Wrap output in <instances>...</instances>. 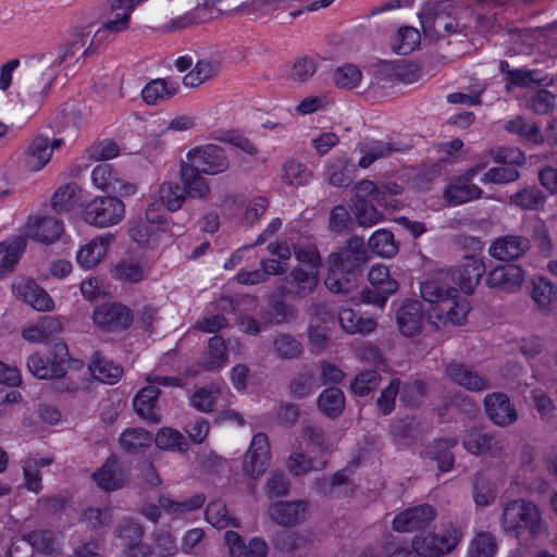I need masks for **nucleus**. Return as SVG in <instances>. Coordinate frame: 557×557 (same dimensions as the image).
Segmentation results:
<instances>
[{
    "label": "nucleus",
    "mask_w": 557,
    "mask_h": 557,
    "mask_svg": "<svg viewBox=\"0 0 557 557\" xmlns=\"http://www.w3.org/2000/svg\"><path fill=\"white\" fill-rule=\"evenodd\" d=\"M420 44V33L411 26H403L398 29L394 39V50L396 53L406 55L413 51Z\"/></svg>",
    "instance_id": "61"
},
{
    "label": "nucleus",
    "mask_w": 557,
    "mask_h": 557,
    "mask_svg": "<svg viewBox=\"0 0 557 557\" xmlns=\"http://www.w3.org/2000/svg\"><path fill=\"white\" fill-rule=\"evenodd\" d=\"M62 329L63 326L59 319L45 315L37 323L24 329L22 336L30 343H44L51 336L61 333Z\"/></svg>",
    "instance_id": "32"
},
{
    "label": "nucleus",
    "mask_w": 557,
    "mask_h": 557,
    "mask_svg": "<svg viewBox=\"0 0 557 557\" xmlns=\"http://www.w3.org/2000/svg\"><path fill=\"white\" fill-rule=\"evenodd\" d=\"M368 280L373 288L388 295L398 289V283L391 276L385 265H373L368 273Z\"/></svg>",
    "instance_id": "58"
},
{
    "label": "nucleus",
    "mask_w": 557,
    "mask_h": 557,
    "mask_svg": "<svg viewBox=\"0 0 557 557\" xmlns=\"http://www.w3.org/2000/svg\"><path fill=\"white\" fill-rule=\"evenodd\" d=\"M484 272L485 265L482 260L474 257L467 258V262L462 265L458 275L461 290L466 294L473 293Z\"/></svg>",
    "instance_id": "39"
},
{
    "label": "nucleus",
    "mask_w": 557,
    "mask_h": 557,
    "mask_svg": "<svg viewBox=\"0 0 557 557\" xmlns=\"http://www.w3.org/2000/svg\"><path fill=\"white\" fill-rule=\"evenodd\" d=\"M272 345L273 355L281 360L297 359L304 354V345L290 334H277Z\"/></svg>",
    "instance_id": "43"
},
{
    "label": "nucleus",
    "mask_w": 557,
    "mask_h": 557,
    "mask_svg": "<svg viewBox=\"0 0 557 557\" xmlns=\"http://www.w3.org/2000/svg\"><path fill=\"white\" fill-rule=\"evenodd\" d=\"M81 189L75 183L61 186L52 196L51 205L57 212L71 210L79 199Z\"/></svg>",
    "instance_id": "52"
},
{
    "label": "nucleus",
    "mask_w": 557,
    "mask_h": 557,
    "mask_svg": "<svg viewBox=\"0 0 557 557\" xmlns=\"http://www.w3.org/2000/svg\"><path fill=\"white\" fill-rule=\"evenodd\" d=\"M92 184L104 191L127 197L136 193L137 186L124 181L108 163L98 164L91 172Z\"/></svg>",
    "instance_id": "14"
},
{
    "label": "nucleus",
    "mask_w": 557,
    "mask_h": 557,
    "mask_svg": "<svg viewBox=\"0 0 557 557\" xmlns=\"http://www.w3.org/2000/svg\"><path fill=\"white\" fill-rule=\"evenodd\" d=\"M125 216V206L116 197H95L84 208V220L90 225L110 227Z\"/></svg>",
    "instance_id": "6"
},
{
    "label": "nucleus",
    "mask_w": 557,
    "mask_h": 557,
    "mask_svg": "<svg viewBox=\"0 0 557 557\" xmlns=\"http://www.w3.org/2000/svg\"><path fill=\"white\" fill-rule=\"evenodd\" d=\"M156 444L161 449L178 451H186L188 447L184 435L172 428L160 429L156 436Z\"/></svg>",
    "instance_id": "62"
},
{
    "label": "nucleus",
    "mask_w": 557,
    "mask_h": 557,
    "mask_svg": "<svg viewBox=\"0 0 557 557\" xmlns=\"http://www.w3.org/2000/svg\"><path fill=\"white\" fill-rule=\"evenodd\" d=\"M531 248V242L522 235L497 237L490 246L488 253L499 261H512L524 256Z\"/></svg>",
    "instance_id": "15"
},
{
    "label": "nucleus",
    "mask_w": 557,
    "mask_h": 557,
    "mask_svg": "<svg viewBox=\"0 0 557 557\" xmlns=\"http://www.w3.org/2000/svg\"><path fill=\"white\" fill-rule=\"evenodd\" d=\"M338 322L348 334H369L376 327L374 319L361 317L350 308L341 309Z\"/></svg>",
    "instance_id": "34"
},
{
    "label": "nucleus",
    "mask_w": 557,
    "mask_h": 557,
    "mask_svg": "<svg viewBox=\"0 0 557 557\" xmlns=\"http://www.w3.org/2000/svg\"><path fill=\"white\" fill-rule=\"evenodd\" d=\"M147 385L144 386L135 396L133 406L136 413L150 423L161 422V412L158 407L160 387L182 386V380L176 376L160 375L149 373L145 379Z\"/></svg>",
    "instance_id": "4"
},
{
    "label": "nucleus",
    "mask_w": 557,
    "mask_h": 557,
    "mask_svg": "<svg viewBox=\"0 0 557 557\" xmlns=\"http://www.w3.org/2000/svg\"><path fill=\"white\" fill-rule=\"evenodd\" d=\"M62 231V223L54 216H30L24 226L26 237L44 244L55 242Z\"/></svg>",
    "instance_id": "20"
},
{
    "label": "nucleus",
    "mask_w": 557,
    "mask_h": 557,
    "mask_svg": "<svg viewBox=\"0 0 557 557\" xmlns=\"http://www.w3.org/2000/svg\"><path fill=\"white\" fill-rule=\"evenodd\" d=\"M178 86L169 83L164 78H157L149 82L141 91L143 100L149 104L154 106L161 101H165L176 95Z\"/></svg>",
    "instance_id": "37"
},
{
    "label": "nucleus",
    "mask_w": 557,
    "mask_h": 557,
    "mask_svg": "<svg viewBox=\"0 0 557 557\" xmlns=\"http://www.w3.org/2000/svg\"><path fill=\"white\" fill-rule=\"evenodd\" d=\"M450 3L440 2L432 8L426 4L419 13L420 23L426 35L444 36L462 33L465 25H461L455 17H451L448 9Z\"/></svg>",
    "instance_id": "8"
},
{
    "label": "nucleus",
    "mask_w": 557,
    "mask_h": 557,
    "mask_svg": "<svg viewBox=\"0 0 557 557\" xmlns=\"http://www.w3.org/2000/svg\"><path fill=\"white\" fill-rule=\"evenodd\" d=\"M420 293L423 300L433 305L432 313L438 319L461 325L470 312V304L460 297L458 290L441 277H432L421 283Z\"/></svg>",
    "instance_id": "1"
},
{
    "label": "nucleus",
    "mask_w": 557,
    "mask_h": 557,
    "mask_svg": "<svg viewBox=\"0 0 557 557\" xmlns=\"http://www.w3.org/2000/svg\"><path fill=\"white\" fill-rule=\"evenodd\" d=\"M318 283V270H306L302 265H297L281 280L278 292L286 298L304 299L315 289Z\"/></svg>",
    "instance_id": "9"
},
{
    "label": "nucleus",
    "mask_w": 557,
    "mask_h": 557,
    "mask_svg": "<svg viewBox=\"0 0 557 557\" xmlns=\"http://www.w3.org/2000/svg\"><path fill=\"white\" fill-rule=\"evenodd\" d=\"M206 520L216 529L239 528L238 520L228 512L222 500L211 502L207 506Z\"/></svg>",
    "instance_id": "47"
},
{
    "label": "nucleus",
    "mask_w": 557,
    "mask_h": 557,
    "mask_svg": "<svg viewBox=\"0 0 557 557\" xmlns=\"http://www.w3.org/2000/svg\"><path fill=\"white\" fill-rule=\"evenodd\" d=\"M444 374L455 384L471 392H483L492 387L490 381L472 367L456 361L445 366Z\"/></svg>",
    "instance_id": "16"
},
{
    "label": "nucleus",
    "mask_w": 557,
    "mask_h": 557,
    "mask_svg": "<svg viewBox=\"0 0 557 557\" xmlns=\"http://www.w3.org/2000/svg\"><path fill=\"white\" fill-rule=\"evenodd\" d=\"M496 498V488L492 481L476 473L473 479V499L478 506H487Z\"/></svg>",
    "instance_id": "64"
},
{
    "label": "nucleus",
    "mask_w": 557,
    "mask_h": 557,
    "mask_svg": "<svg viewBox=\"0 0 557 557\" xmlns=\"http://www.w3.org/2000/svg\"><path fill=\"white\" fill-rule=\"evenodd\" d=\"M462 445L472 455H486L493 458H502L506 451L505 440L478 430L467 431Z\"/></svg>",
    "instance_id": "13"
},
{
    "label": "nucleus",
    "mask_w": 557,
    "mask_h": 557,
    "mask_svg": "<svg viewBox=\"0 0 557 557\" xmlns=\"http://www.w3.org/2000/svg\"><path fill=\"white\" fill-rule=\"evenodd\" d=\"M13 294L38 311H51L54 302L48 293L28 278H17L12 284Z\"/></svg>",
    "instance_id": "19"
},
{
    "label": "nucleus",
    "mask_w": 557,
    "mask_h": 557,
    "mask_svg": "<svg viewBox=\"0 0 557 557\" xmlns=\"http://www.w3.org/2000/svg\"><path fill=\"white\" fill-rule=\"evenodd\" d=\"M89 370L96 380L110 385L115 384L123 375V368L106 359L99 351L94 352Z\"/></svg>",
    "instance_id": "31"
},
{
    "label": "nucleus",
    "mask_w": 557,
    "mask_h": 557,
    "mask_svg": "<svg viewBox=\"0 0 557 557\" xmlns=\"http://www.w3.org/2000/svg\"><path fill=\"white\" fill-rule=\"evenodd\" d=\"M26 247V239L22 235L14 236L0 243V270L13 269Z\"/></svg>",
    "instance_id": "45"
},
{
    "label": "nucleus",
    "mask_w": 557,
    "mask_h": 557,
    "mask_svg": "<svg viewBox=\"0 0 557 557\" xmlns=\"http://www.w3.org/2000/svg\"><path fill=\"white\" fill-rule=\"evenodd\" d=\"M94 322L103 330H123L131 324L132 314L123 305L106 304L94 311Z\"/></svg>",
    "instance_id": "21"
},
{
    "label": "nucleus",
    "mask_w": 557,
    "mask_h": 557,
    "mask_svg": "<svg viewBox=\"0 0 557 557\" xmlns=\"http://www.w3.org/2000/svg\"><path fill=\"white\" fill-rule=\"evenodd\" d=\"M205 175L186 162H182L180 180L187 197L200 200H206L209 197L211 189Z\"/></svg>",
    "instance_id": "24"
},
{
    "label": "nucleus",
    "mask_w": 557,
    "mask_h": 557,
    "mask_svg": "<svg viewBox=\"0 0 557 557\" xmlns=\"http://www.w3.org/2000/svg\"><path fill=\"white\" fill-rule=\"evenodd\" d=\"M220 396V386L218 384H210L196 389L190 398V404L198 411L211 412Z\"/></svg>",
    "instance_id": "48"
},
{
    "label": "nucleus",
    "mask_w": 557,
    "mask_h": 557,
    "mask_svg": "<svg viewBox=\"0 0 557 557\" xmlns=\"http://www.w3.org/2000/svg\"><path fill=\"white\" fill-rule=\"evenodd\" d=\"M435 517V508L429 504H422L399 512L392 525L397 532H411L429 525Z\"/></svg>",
    "instance_id": "17"
},
{
    "label": "nucleus",
    "mask_w": 557,
    "mask_h": 557,
    "mask_svg": "<svg viewBox=\"0 0 557 557\" xmlns=\"http://www.w3.org/2000/svg\"><path fill=\"white\" fill-rule=\"evenodd\" d=\"M206 175H218L230 169V160L223 147L207 144L191 148L184 161Z\"/></svg>",
    "instance_id": "7"
},
{
    "label": "nucleus",
    "mask_w": 557,
    "mask_h": 557,
    "mask_svg": "<svg viewBox=\"0 0 557 557\" xmlns=\"http://www.w3.org/2000/svg\"><path fill=\"white\" fill-rule=\"evenodd\" d=\"M52 157V149L50 148V140L42 135L36 136L24 153L25 166L33 172L44 169Z\"/></svg>",
    "instance_id": "28"
},
{
    "label": "nucleus",
    "mask_w": 557,
    "mask_h": 557,
    "mask_svg": "<svg viewBox=\"0 0 557 557\" xmlns=\"http://www.w3.org/2000/svg\"><path fill=\"white\" fill-rule=\"evenodd\" d=\"M111 235L98 236L88 244L81 247L77 251L76 260L85 269H91L97 265L108 251V247L112 243Z\"/></svg>",
    "instance_id": "29"
},
{
    "label": "nucleus",
    "mask_w": 557,
    "mask_h": 557,
    "mask_svg": "<svg viewBox=\"0 0 557 557\" xmlns=\"http://www.w3.org/2000/svg\"><path fill=\"white\" fill-rule=\"evenodd\" d=\"M397 325L399 331L408 337L420 333L423 324V313L419 301L407 300L397 311Z\"/></svg>",
    "instance_id": "26"
},
{
    "label": "nucleus",
    "mask_w": 557,
    "mask_h": 557,
    "mask_svg": "<svg viewBox=\"0 0 557 557\" xmlns=\"http://www.w3.org/2000/svg\"><path fill=\"white\" fill-rule=\"evenodd\" d=\"M88 35H82L78 38L67 42L62 49L57 59L58 64H62L64 62L73 59L78 52L82 53L83 57H86L97 50V47L91 39L88 40Z\"/></svg>",
    "instance_id": "51"
},
{
    "label": "nucleus",
    "mask_w": 557,
    "mask_h": 557,
    "mask_svg": "<svg viewBox=\"0 0 557 557\" xmlns=\"http://www.w3.org/2000/svg\"><path fill=\"white\" fill-rule=\"evenodd\" d=\"M381 376L374 370H366L359 372L354 381L350 383L351 392L360 397H363L371 392L375 391L380 385Z\"/></svg>",
    "instance_id": "63"
},
{
    "label": "nucleus",
    "mask_w": 557,
    "mask_h": 557,
    "mask_svg": "<svg viewBox=\"0 0 557 557\" xmlns=\"http://www.w3.org/2000/svg\"><path fill=\"white\" fill-rule=\"evenodd\" d=\"M116 280L126 283H138L146 276L145 265L135 259L121 260L113 270Z\"/></svg>",
    "instance_id": "49"
},
{
    "label": "nucleus",
    "mask_w": 557,
    "mask_h": 557,
    "mask_svg": "<svg viewBox=\"0 0 557 557\" xmlns=\"http://www.w3.org/2000/svg\"><path fill=\"white\" fill-rule=\"evenodd\" d=\"M499 71L504 75L506 90L510 91L516 87L528 88L533 85H541L544 82L542 73L539 70L511 69L505 60L499 62Z\"/></svg>",
    "instance_id": "25"
},
{
    "label": "nucleus",
    "mask_w": 557,
    "mask_h": 557,
    "mask_svg": "<svg viewBox=\"0 0 557 557\" xmlns=\"http://www.w3.org/2000/svg\"><path fill=\"white\" fill-rule=\"evenodd\" d=\"M54 78L55 73L50 69L49 61L38 60L28 63L23 70L18 92L23 106H28L34 110L38 109Z\"/></svg>",
    "instance_id": "3"
},
{
    "label": "nucleus",
    "mask_w": 557,
    "mask_h": 557,
    "mask_svg": "<svg viewBox=\"0 0 557 557\" xmlns=\"http://www.w3.org/2000/svg\"><path fill=\"white\" fill-rule=\"evenodd\" d=\"M318 408L326 417L335 419L345 408V395L338 387H327L318 397Z\"/></svg>",
    "instance_id": "40"
},
{
    "label": "nucleus",
    "mask_w": 557,
    "mask_h": 557,
    "mask_svg": "<svg viewBox=\"0 0 557 557\" xmlns=\"http://www.w3.org/2000/svg\"><path fill=\"white\" fill-rule=\"evenodd\" d=\"M129 18V14L123 11L122 13H117L113 20L104 23L92 37L97 49L110 35L125 30L128 27Z\"/></svg>",
    "instance_id": "60"
},
{
    "label": "nucleus",
    "mask_w": 557,
    "mask_h": 557,
    "mask_svg": "<svg viewBox=\"0 0 557 557\" xmlns=\"http://www.w3.org/2000/svg\"><path fill=\"white\" fill-rule=\"evenodd\" d=\"M367 261L368 252L364 248L363 239L358 236H351L347 239L344 248L330 255L327 263L358 274L360 268Z\"/></svg>",
    "instance_id": "11"
},
{
    "label": "nucleus",
    "mask_w": 557,
    "mask_h": 557,
    "mask_svg": "<svg viewBox=\"0 0 557 557\" xmlns=\"http://www.w3.org/2000/svg\"><path fill=\"white\" fill-rule=\"evenodd\" d=\"M461 537V530L449 524L440 533H422L413 536L411 545L418 556L441 557L450 553Z\"/></svg>",
    "instance_id": "5"
},
{
    "label": "nucleus",
    "mask_w": 557,
    "mask_h": 557,
    "mask_svg": "<svg viewBox=\"0 0 557 557\" xmlns=\"http://www.w3.org/2000/svg\"><path fill=\"white\" fill-rule=\"evenodd\" d=\"M484 407L488 419L497 426H508L518 420V412L504 393L487 394Z\"/></svg>",
    "instance_id": "18"
},
{
    "label": "nucleus",
    "mask_w": 557,
    "mask_h": 557,
    "mask_svg": "<svg viewBox=\"0 0 557 557\" xmlns=\"http://www.w3.org/2000/svg\"><path fill=\"white\" fill-rule=\"evenodd\" d=\"M358 274L342 270L337 265L329 264L325 286L335 294H349L357 288Z\"/></svg>",
    "instance_id": "36"
},
{
    "label": "nucleus",
    "mask_w": 557,
    "mask_h": 557,
    "mask_svg": "<svg viewBox=\"0 0 557 557\" xmlns=\"http://www.w3.org/2000/svg\"><path fill=\"white\" fill-rule=\"evenodd\" d=\"M271 453L268 436L257 433L245 454L243 471L251 479L260 478L270 466Z\"/></svg>",
    "instance_id": "10"
},
{
    "label": "nucleus",
    "mask_w": 557,
    "mask_h": 557,
    "mask_svg": "<svg viewBox=\"0 0 557 557\" xmlns=\"http://www.w3.org/2000/svg\"><path fill=\"white\" fill-rule=\"evenodd\" d=\"M482 189L473 183H468L459 177L453 180L444 190V198L450 206H458L465 202L479 199Z\"/></svg>",
    "instance_id": "30"
},
{
    "label": "nucleus",
    "mask_w": 557,
    "mask_h": 557,
    "mask_svg": "<svg viewBox=\"0 0 557 557\" xmlns=\"http://www.w3.org/2000/svg\"><path fill=\"white\" fill-rule=\"evenodd\" d=\"M160 231H163V228H159L148 221L140 219L131 224L128 234L131 238L139 245L150 246L158 240Z\"/></svg>",
    "instance_id": "54"
},
{
    "label": "nucleus",
    "mask_w": 557,
    "mask_h": 557,
    "mask_svg": "<svg viewBox=\"0 0 557 557\" xmlns=\"http://www.w3.org/2000/svg\"><path fill=\"white\" fill-rule=\"evenodd\" d=\"M354 180V166L346 156L335 158L327 166V181L335 187H347Z\"/></svg>",
    "instance_id": "42"
},
{
    "label": "nucleus",
    "mask_w": 557,
    "mask_h": 557,
    "mask_svg": "<svg viewBox=\"0 0 557 557\" xmlns=\"http://www.w3.org/2000/svg\"><path fill=\"white\" fill-rule=\"evenodd\" d=\"M354 189L359 199L368 197L382 207H388L391 205L388 198L400 193V187L395 183L376 185L370 180L358 182Z\"/></svg>",
    "instance_id": "27"
},
{
    "label": "nucleus",
    "mask_w": 557,
    "mask_h": 557,
    "mask_svg": "<svg viewBox=\"0 0 557 557\" xmlns=\"http://www.w3.org/2000/svg\"><path fill=\"white\" fill-rule=\"evenodd\" d=\"M531 298L543 310H548L557 300V287L547 277L532 280Z\"/></svg>",
    "instance_id": "38"
},
{
    "label": "nucleus",
    "mask_w": 557,
    "mask_h": 557,
    "mask_svg": "<svg viewBox=\"0 0 557 557\" xmlns=\"http://www.w3.org/2000/svg\"><path fill=\"white\" fill-rule=\"evenodd\" d=\"M226 362V347L221 337L213 336L208 342V356L202 362V368L214 371L222 368Z\"/></svg>",
    "instance_id": "59"
},
{
    "label": "nucleus",
    "mask_w": 557,
    "mask_h": 557,
    "mask_svg": "<svg viewBox=\"0 0 557 557\" xmlns=\"http://www.w3.org/2000/svg\"><path fill=\"white\" fill-rule=\"evenodd\" d=\"M283 181L290 186L307 185L312 178V172L300 162L288 160L283 166Z\"/></svg>",
    "instance_id": "57"
},
{
    "label": "nucleus",
    "mask_w": 557,
    "mask_h": 557,
    "mask_svg": "<svg viewBox=\"0 0 557 557\" xmlns=\"http://www.w3.org/2000/svg\"><path fill=\"white\" fill-rule=\"evenodd\" d=\"M546 200L545 195L535 186L524 187L510 196V201L523 210H536Z\"/></svg>",
    "instance_id": "53"
},
{
    "label": "nucleus",
    "mask_w": 557,
    "mask_h": 557,
    "mask_svg": "<svg viewBox=\"0 0 557 557\" xmlns=\"http://www.w3.org/2000/svg\"><path fill=\"white\" fill-rule=\"evenodd\" d=\"M505 128L529 141L535 144L543 141V136L540 133L539 126L534 122L528 121L522 116H516L508 121Z\"/></svg>",
    "instance_id": "56"
},
{
    "label": "nucleus",
    "mask_w": 557,
    "mask_h": 557,
    "mask_svg": "<svg viewBox=\"0 0 557 557\" xmlns=\"http://www.w3.org/2000/svg\"><path fill=\"white\" fill-rule=\"evenodd\" d=\"M27 368L34 376L40 380H51L65 374V369L61 366L60 361H52L39 352L28 357Z\"/></svg>",
    "instance_id": "33"
},
{
    "label": "nucleus",
    "mask_w": 557,
    "mask_h": 557,
    "mask_svg": "<svg viewBox=\"0 0 557 557\" xmlns=\"http://www.w3.org/2000/svg\"><path fill=\"white\" fill-rule=\"evenodd\" d=\"M370 249L383 258H392L398 252V244L391 231L385 228L376 230L369 238Z\"/></svg>",
    "instance_id": "44"
},
{
    "label": "nucleus",
    "mask_w": 557,
    "mask_h": 557,
    "mask_svg": "<svg viewBox=\"0 0 557 557\" xmlns=\"http://www.w3.org/2000/svg\"><path fill=\"white\" fill-rule=\"evenodd\" d=\"M219 61L202 59L183 77L186 87L195 88L214 77L219 70Z\"/></svg>",
    "instance_id": "41"
},
{
    "label": "nucleus",
    "mask_w": 557,
    "mask_h": 557,
    "mask_svg": "<svg viewBox=\"0 0 557 557\" xmlns=\"http://www.w3.org/2000/svg\"><path fill=\"white\" fill-rule=\"evenodd\" d=\"M91 478L101 491L115 492L126 486L129 474L115 456H110Z\"/></svg>",
    "instance_id": "12"
},
{
    "label": "nucleus",
    "mask_w": 557,
    "mask_h": 557,
    "mask_svg": "<svg viewBox=\"0 0 557 557\" xmlns=\"http://www.w3.org/2000/svg\"><path fill=\"white\" fill-rule=\"evenodd\" d=\"M358 150L361 153L358 166L361 169H368L375 161L389 157L396 149L391 141L370 140L368 143L360 144L358 146Z\"/></svg>",
    "instance_id": "35"
},
{
    "label": "nucleus",
    "mask_w": 557,
    "mask_h": 557,
    "mask_svg": "<svg viewBox=\"0 0 557 557\" xmlns=\"http://www.w3.org/2000/svg\"><path fill=\"white\" fill-rule=\"evenodd\" d=\"M308 509L306 500L276 502L269 507L272 521L282 527H294L305 520Z\"/></svg>",
    "instance_id": "23"
},
{
    "label": "nucleus",
    "mask_w": 557,
    "mask_h": 557,
    "mask_svg": "<svg viewBox=\"0 0 557 557\" xmlns=\"http://www.w3.org/2000/svg\"><path fill=\"white\" fill-rule=\"evenodd\" d=\"M524 281V271L520 265H498L488 272L486 284L491 288H499L507 293L517 292Z\"/></svg>",
    "instance_id": "22"
},
{
    "label": "nucleus",
    "mask_w": 557,
    "mask_h": 557,
    "mask_svg": "<svg viewBox=\"0 0 557 557\" xmlns=\"http://www.w3.org/2000/svg\"><path fill=\"white\" fill-rule=\"evenodd\" d=\"M457 445V440L448 438L436 442L433 448H428L426 455L437 461V467L441 471L447 472L453 468L454 456L450 448Z\"/></svg>",
    "instance_id": "50"
},
{
    "label": "nucleus",
    "mask_w": 557,
    "mask_h": 557,
    "mask_svg": "<svg viewBox=\"0 0 557 557\" xmlns=\"http://www.w3.org/2000/svg\"><path fill=\"white\" fill-rule=\"evenodd\" d=\"M499 523L506 534L517 540H521L525 534L536 537L543 530L539 506L523 498L509 500L503 506Z\"/></svg>",
    "instance_id": "2"
},
{
    "label": "nucleus",
    "mask_w": 557,
    "mask_h": 557,
    "mask_svg": "<svg viewBox=\"0 0 557 557\" xmlns=\"http://www.w3.org/2000/svg\"><path fill=\"white\" fill-rule=\"evenodd\" d=\"M206 502L203 494H196L187 499L177 502L169 495H161L158 499L160 507L168 513L183 515L199 509Z\"/></svg>",
    "instance_id": "46"
},
{
    "label": "nucleus",
    "mask_w": 557,
    "mask_h": 557,
    "mask_svg": "<svg viewBox=\"0 0 557 557\" xmlns=\"http://www.w3.org/2000/svg\"><path fill=\"white\" fill-rule=\"evenodd\" d=\"M160 201L170 211H177L185 202L187 196L184 187L173 182H165L159 188Z\"/></svg>",
    "instance_id": "55"
}]
</instances>
